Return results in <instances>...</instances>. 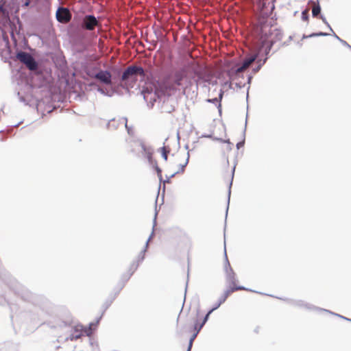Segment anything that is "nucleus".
I'll return each instance as SVG.
<instances>
[{"label":"nucleus","mask_w":351,"mask_h":351,"mask_svg":"<svg viewBox=\"0 0 351 351\" xmlns=\"http://www.w3.org/2000/svg\"><path fill=\"white\" fill-rule=\"evenodd\" d=\"M138 147H141V149L142 150H143L147 154V157L149 158H151L152 157V152L150 151V149L147 147L146 145L143 143H137V142H134L133 143H132L130 145V150L132 152H134L135 149L138 148Z\"/></svg>","instance_id":"obj_14"},{"label":"nucleus","mask_w":351,"mask_h":351,"mask_svg":"<svg viewBox=\"0 0 351 351\" xmlns=\"http://www.w3.org/2000/svg\"><path fill=\"white\" fill-rule=\"evenodd\" d=\"M302 19L307 21L308 20V10L306 9L302 12Z\"/></svg>","instance_id":"obj_17"},{"label":"nucleus","mask_w":351,"mask_h":351,"mask_svg":"<svg viewBox=\"0 0 351 351\" xmlns=\"http://www.w3.org/2000/svg\"><path fill=\"white\" fill-rule=\"evenodd\" d=\"M254 34L258 40L260 47L267 53L272 45L281 40L282 34L277 27L276 21L270 16H260L254 27Z\"/></svg>","instance_id":"obj_1"},{"label":"nucleus","mask_w":351,"mask_h":351,"mask_svg":"<svg viewBox=\"0 0 351 351\" xmlns=\"http://www.w3.org/2000/svg\"><path fill=\"white\" fill-rule=\"evenodd\" d=\"M256 56H251L250 57L246 58L241 66L238 67L236 69V73L239 74L240 73H242L243 71H245L246 69H247L251 64L256 60Z\"/></svg>","instance_id":"obj_13"},{"label":"nucleus","mask_w":351,"mask_h":351,"mask_svg":"<svg viewBox=\"0 0 351 351\" xmlns=\"http://www.w3.org/2000/svg\"><path fill=\"white\" fill-rule=\"evenodd\" d=\"M96 327L97 324L94 323H90L88 326L77 324L72 328L71 334L66 339L70 341H76L84 335L90 336Z\"/></svg>","instance_id":"obj_4"},{"label":"nucleus","mask_w":351,"mask_h":351,"mask_svg":"<svg viewBox=\"0 0 351 351\" xmlns=\"http://www.w3.org/2000/svg\"><path fill=\"white\" fill-rule=\"evenodd\" d=\"M99 26H100V23L97 18L93 15H86L83 18L81 24L82 28L88 31H93Z\"/></svg>","instance_id":"obj_8"},{"label":"nucleus","mask_w":351,"mask_h":351,"mask_svg":"<svg viewBox=\"0 0 351 351\" xmlns=\"http://www.w3.org/2000/svg\"><path fill=\"white\" fill-rule=\"evenodd\" d=\"M223 91L222 90H220V92H219V99L217 98H215V99H208V101L209 102H212V103H217L218 101H221L222 97H223Z\"/></svg>","instance_id":"obj_16"},{"label":"nucleus","mask_w":351,"mask_h":351,"mask_svg":"<svg viewBox=\"0 0 351 351\" xmlns=\"http://www.w3.org/2000/svg\"><path fill=\"white\" fill-rule=\"evenodd\" d=\"M138 75L144 77L145 75L144 69L141 66H130L123 73L121 82L126 86L133 87L137 81Z\"/></svg>","instance_id":"obj_3"},{"label":"nucleus","mask_w":351,"mask_h":351,"mask_svg":"<svg viewBox=\"0 0 351 351\" xmlns=\"http://www.w3.org/2000/svg\"><path fill=\"white\" fill-rule=\"evenodd\" d=\"M95 78L106 85L112 84V75L108 71L99 70L95 73Z\"/></svg>","instance_id":"obj_11"},{"label":"nucleus","mask_w":351,"mask_h":351,"mask_svg":"<svg viewBox=\"0 0 351 351\" xmlns=\"http://www.w3.org/2000/svg\"><path fill=\"white\" fill-rule=\"evenodd\" d=\"M317 35H324V34H323V33H319V34H317Z\"/></svg>","instance_id":"obj_22"},{"label":"nucleus","mask_w":351,"mask_h":351,"mask_svg":"<svg viewBox=\"0 0 351 351\" xmlns=\"http://www.w3.org/2000/svg\"><path fill=\"white\" fill-rule=\"evenodd\" d=\"M188 163V158L184 156L178 155L176 158L175 165L178 166V169L175 172L176 173H182L184 171V168Z\"/></svg>","instance_id":"obj_12"},{"label":"nucleus","mask_w":351,"mask_h":351,"mask_svg":"<svg viewBox=\"0 0 351 351\" xmlns=\"http://www.w3.org/2000/svg\"><path fill=\"white\" fill-rule=\"evenodd\" d=\"M160 152L165 160H167L168 154L170 152V148L169 147L163 146L160 149Z\"/></svg>","instance_id":"obj_15"},{"label":"nucleus","mask_w":351,"mask_h":351,"mask_svg":"<svg viewBox=\"0 0 351 351\" xmlns=\"http://www.w3.org/2000/svg\"><path fill=\"white\" fill-rule=\"evenodd\" d=\"M152 92V89L149 90L148 87L144 88L142 90V93L144 95V97L146 98V94H149Z\"/></svg>","instance_id":"obj_18"},{"label":"nucleus","mask_w":351,"mask_h":351,"mask_svg":"<svg viewBox=\"0 0 351 351\" xmlns=\"http://www.w3.org/2000/svg\"><path fill=\"white\" fill-rule=\"evenodd\" d=\"M276 0H258L257 5L260 10V16H269L275 8Z\"/></svg>","instance_id":"obj_6"},{"label":"nucleus","mask_w":351,"mask_h":351,"mask_svg":"<svg viewBox=\"0 0 351 351\" xmlns=\"http://www.w3.org/2000/svg\"><path fill=\"white\" fill-rule=\"evenodd\" d=\"M87 73V75H88L90 77H91V78H95V73H94L93 71H87V73Z\"/></svg>","instance_id":"obj_19"},{"label":"nucleus","mask_w":351,"mask_h":351,"mask_svg":"<svg viewBox=\"0 0 351 351\" xmlns=\"http://www.w3.org/2000/svg\"><path fill=\"white\" fill-rule=\"evenodd\" d=\"M16 58L25 64L29 70L34 71L37 69V64L29 53L20 51L16 54Z\"/></svg>","instance_id":"obj_7"},{"label":"nucleus","mask_w":351,"mask_h":351,"mask_svg":"<svg viewBox=\"0 0 351 351\" xmlns=\"http://www.w3.org/2000/svg\"><path fill=\"white\" fill-rule=\"evenodd\" d=\"M184 78V75L182 73H177L175 75L173 84L171 85H165L164 90H159L157 88H155L154 93L158 97L162 95H170L171 93L177 89L176 86H180L182 85V81Z\"/></svg>","instance_id":"obj_5"},{"label":"nucleus","mask_w":351,"mask_h":351,"mask_svg":"<svg viewBox=\"0 0 351 351\" xmlns=\"http://www.w3.org/2000/svg\"><path fill=\"white\" fill-rule=\"evenodd\" d=\"M309 4L311 5L312 16L314 18L321 19L325 24L328 25L326 19L322 14H321V7L319 0L311 1Z\"/></svg>","instance_id":"obj_10"},{"label":"nucleus","mask_w":351,"mask_h":351,"mask_svg":"<svg viewBox=\"0 0 351 351\" xmlns=\"http://www.w3.org/2000/svg\"><path fill=\"white\" fill-rule=\"evenodd\" d=\"M29 1H27L26 3H25V5L27 6L29 5Z\"/></svg>","instance_id":"obj_21"},{"label":"nucleus","mask_w":351,"mask_h":351,"mask_svg":"<svg viewBox=\"0 0 351 351\" xmlns=\"http://www.w3.org/2000/svg\"><path fill=\"white\" fill-rule=\"evenodd\" d=\"M138 265L137 263H133L132 265V269H133L132 273L137 269Z\"/></svg>","instance_id":"obj_20"},{"label":"nucleus","mask_w":351,"mask_h":351,"mask_svg":"<svg viewBox=\"0 0 351 351\" xmlns=\"http://www.w3.org/2000/svg\"><path fill=\"white\" fill-rule=\"evenodd\" d=\"M56 16L58 22L67 23L71 21L72 15L68 8L60 7L57 10Z\"/></svg>","instance_id":"obj_9"},{"label":"nucleus","mask_w":351,"mask_h":351,"mask_svg":"<svg viewBox=\"0 0 351 351\" xmlns=\"http://www.w3.org/2000/svg\"><path fill=\"white\" fill-rule=\"evenodd\" d=\"M228 268H226V280L229 284V288L225 291L218 304L208 312V313L205 315L202 322H199L198 319V317H199V311H197L194 327L193 330L191 331L193 332V335L189 339L187 351H191L195 339L196 338L197 334L199 333L203 326L208 320L210 314L213 311L217 309L222 303H223L228 298V296L230 295L233 292L239 290H245V289L243 287L238 286L237 285L236 274L234 272L233 269L230 267L229 263H228Z\"/></svg>","instance_id":"obj_2"}]
</instances>
